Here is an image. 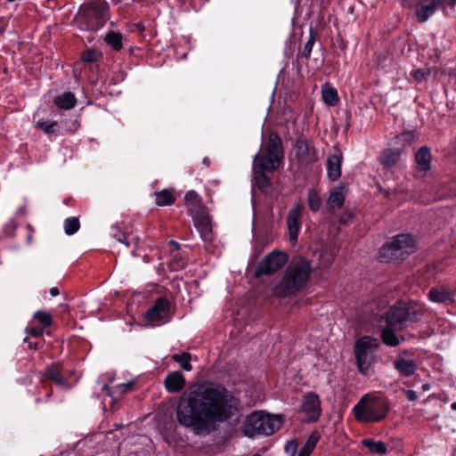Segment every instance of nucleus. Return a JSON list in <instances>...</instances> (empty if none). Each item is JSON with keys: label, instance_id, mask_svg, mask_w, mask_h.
Instances as JSON below:
<instances>
[{"label": "nucleus", "instance_id": "obj_1", "mask_svg": "<svg viewBox=\"0 0 456 456\" xmlns=\"http://www.w3.org/2000/svg\"><path fill=\"white\" fill-rule=\"evenodd\" d=\"M237 400L223 386L208 382L184 392L176 405V422L197 436L208 435L232 417Z\"/></svg>", "mask_w": 456, "mask_h": 456}, {"label": "nucleus", "instance_id": "obj_2", "mask_svg": "<svg viewBox=\"0 0 456 456\" xmlns=\"http://www.w3.org/2000/svg\"><path fill=\"white\" fill-rule=\"evenodd\" d=\"M311 273L310 262L302 257H294L289 264L281 280L274 287V294L285 297L298 292L308 281Z\"/></svg>", "mask_w": 456, "mask_h": 456}, {"label": "nucleus", "instance_id": "obj_3", "mask_svg": "<svg viewBox=\"0 0 456 456\" xmlns=\"http://www.w3.org/2000/svg\"><path fill=\"white\" fill-rule=\"evenodd\" d=\"M389 411L387 398L378 394H365L354 406L353 412L360 422L373 423L384 419Z\"/></svg>", "mask_w": 456, "mask_h": 456}, {"label": "nucleus", "instance_id": "obj_4", "mask_svg": "<svg viewBox=\"0 0 456 456\" xmlns=\"http://www.w3.org/2000/svg\"><path fill=\"white\" fill-rule=\"evenodd\" d=\"M110 19V7L104 0H93L84 4L77 15V22L80 29L97 31Z\"/></svg>", "mask_w": 456, "mask_h": 456}, {"label": "nucleus", "instance_id": "obj_5", "mask_svg": "<svg viewBox=\"0 0 456 456\" xmlns=\"http://www.w3.org/2000/svg\"><path fill=\"white\" fill-rule=\"evenodd\" d=\"M284 158L282 141L277 133L269 134L262 146L261 152L253 159V168H262L273 172L279 168Z\"/></svg>", "mask_w": 456, "mask_h": 456}, {"label": "nucleus", "instance_id": "obj_6", "mask_svg": "<svg viewBox=\"0 0 456 456\" xmlns=\"http://www.w3.org/2000/svg\"><path fill=\"white\" fill-rule=\"evenodd\" d=\"M281 425L280 416L256 411L247 417L243 433L248 437H254L257 435L270 436L278 430Z\"/></svg>", "mask_w": 456, "mask_h": 456}, {"label": "nucleus", "instance_id": "obj_7", "mask_svg": "<svg viewBox=\"0 0 456 456\" xmlns=\"http://www.w3.org/2000/svg\"><path fill=\"white\" fill-rule=\"evenodd\" d=\"M423 314L420 306L417 305H407L402 302L391 306L385 315L387 326L394 327L395 330H403L407 322H415L419 321Z\"/></svg>", "mask_w": 456, "mask_h": 456}, {"label": "nucleus", "instance_id": "obj_8", "mask_svg": "<svg viewBox=\"0 0 456 456\" xmlns=\"http://www.w3.org/2000/svg\"><path fill=\"white\" fill-rule=\"evenodd\" d=\"M414 240L408 234H400L391 239L381 248L380 257L386 261L403 259L414 252Z\"/></svg>", "mask_w": 456, "mask_h": 456}, {"label": "nucleus", "instance_id": "obj_9", "mask_svg": "<svg viewBox=\"0 0 456 456\" xmlns=\"http://www.w3.org/2000/svg\"><path fill=\"white\" fill-rule=\"evenodd\" d=\"M379 340L371 337H362L356 341L354 354L359 370L365 374L373 360L374 351L379 347Z\"/></svg>", "mask_w": 456, "mask_h": 456}, {"label": "nucleus", "instance_id": "obj_10", "mask_svg": "<svg viewBox=\"0 0 456 456\" xmlns=\"http://www.w3.org/2000/svg\"><path fill=\"white\" fill-rule=\"evenodd\" d=\"M287 262V254L281 251L273 250L265 256L259 263L256 270V276L273 274L280 270Z\"/></svg>", "mask_w": 456, "mask_h": 456}, {"label": "nucleus", "instance_id": "obj_11", "mask_svg": "<svg viewBox=\"0 0 456 456\" xmlns=\"http://www.w3.org/2000/svg\"><path fill=\"white\" fill-rule=\"evenodd\" d=\"M320 437L321 436L317 431L312 432L299 452H297V441L296 439L290 440L287 442L284 446L285 453L288 456H310L319 442Z\"/></svg>", "mask_w": 456, "mask_h": 456}, {"label": "nucleus", "instance_id": "obj_12", "mask_svg": "<svg viewBox=\"0 0 456 456\" xmlns=\"http://www.w3.org/2000/svg\"><path fill=\"white\" fill-rule=\"evenodd\" d=\"M442 4L454 6L456 0H419L414 12L417 20L420 23L426 22Z\"/></svg>", "mask_w": 456, "mask_h": 456}, {"label": "nucleus", "instance_id": "obj_13", "mask_svg": "<svg viewBox=\"0 0 456 456\" xmlns=\"http://www.w3.org/2000/svg\"><path fill=\"white\" fill-rule=\"evenodd\" d=\"M293 150L300 166L314 164L318 159L316 150L310 141L297 140Z\"/></svg>", "mask_w": 456, "mask_h": 456}, {"label": "nucleus", "instance_id": "obj_14", "mask_svg": "<svg viewBox=\"0 0 456 456\" xmlns=\"http://www.w3.org/2000/svg\"><path fill=\"white\" fill-rule=\"evenodd\" d=\"M301 411L305 415L307 422H315L321 416V401L315 393L309 392L304 395Z\"/></svg>", "mask_w": 456, "mask_h": 456}, {"label": "nucleus", "instance_id": "obj_15", "mask_svg": "<svg viewBox=\"0 0 456 456\" xmlns=\"http://www.w3.org/2000/svg\"><path fill=\"white\" fill-rule=\"evenodd\" d=\"M415 161V177L423 178L427 176L431 169L432 153L428 146L420 147L414 157Z\"/></svg>", "mask_w": 456, "mask_h": 456}, {"label": "nucleus", "instance_id": "obj_16", "mask_svg": "<svg viewBox=\"0 0 456 456\" xmlns=\"http://www.w3.org/2000/svg\"><path fill=\"white\" fill-rule=\"evenodd\" d=\"M191 218L201 239L205 241H211L213 239L212 225L208 211L193 216Z\"/></svg>", "mask_w": 456, "mask_h": 456}, {"label": "nucleus", "instance_id": "obj_17", "mask_svg": "<svg viewBox=\"0 0 456 456\" xmlns=\"http://www.w3.org/2000/svg\"><path fill=\"white\" fill-rule=\"evenodd\" d=\"M302 216V206L297 204L289 211L287 216V226L290 240L296 241L300 231V218Z\"/></svg>", "mask_w": 456, "mask_h": 456}, {"label": "nucleus", "instance_id": "obj_18", "mask_svg": "<svg viewBox=\"0 0 456 456\" xmlns=\"http://www.w3.org/2000/svg\"><path fill=\"white\" fill-rule=\"evenodd\" d=\"M169 303L165 298H158L155 304L144 314L147 322L160 321L167 316Z\"/></svg>", "mask_w": 456, "mask_h": 456}, {"label": "nucleus", "instance_id": "obj_19", "mask_svg": "<svg viewBox=\"0 0 456 456\" xmlns=\"http://www.w3.org/2000/svg\"><path fill=\"white\" fill-rule=\"evenodd\" d=\"M343 154L338 149H334V151L328 156L327 159V175L332 180H338L341 175V163Z\"/></svg>", "mask_w": 456, "mask_h": 456}, {"label": "nucleus", "instance_id": "obj_20", "mask_svg": "<svg viewBox=\"0 0 456 456\" xmlns=\"http://www.w3.org/2000/svg\"><path fill=\"white\" fill-rule=\"evenodd\" d=\"M454 292L452 289L440 285L430 289L428 294V297L431 302L434 303H450L454 300Z\"/></svg>", "mask_w": 456, "mask_h": 456}, {"label": "nucleus", "instance_id": "obj_21", "mask_svg": "<svg viewBox=\"0 0 456 456\" xmlns=\"http://www.w3.org/2000/svg\"><path fill=\"white\" fill-rule=\"evenodd\" d=\"M185 206L191 216L202 214L207 211V208L202 202V199L195 191H189L184 197Z\"/></svg>", "mask_w": 456, "mask_h": 456}, {"label": "nucleus", "instance_id": "obj_22", "mask_svg": "<svg viewBox=\"0 0 456 456\" xmlns=\"http://www.w3.org/2000/svg\"><path fill=\"white\" fill-rule=\"evenodd\" d=\"M185 383V378L180 371H172L164 379V387L168 393L181 392Z\"/></svg>", "mask_w": 456, "mask_h": 456}, {"label": "nucleus", "instance_id": "obj_23", "mask_svg": "<svg viewBox=\"0 0 456 456\" xmlns=\"http://www.w3.org/2000/svg\"><path fill=\"white\" fill-rule=\"evenodd\" d=\"M45 377L53 380L56 385L60 387H63L67 389L70 387L66 379L62 377L61 364L56 363L49 366L46 369Z\"/></svg>", "mask_w": 456, "mask_h": 456}, {"label": "nucleus", "instance_id": "obj_24", "mask_svg": "<svg viewBox=\"0 0 456 456\" xmlns=\"http://www.w3.org/2000/svg\"><path fill=\"white\" fill-rule=\"evenodd\" d=\"M394 367L402 376L410 377L417 370V364L413 360L399 358L394 362Z\"/></svg>", "mask_w": 456, "mask_h": 456}, {"label": "nucleus", "instance_id": "obj_25", "mask_svg": "<svg viewBox=\"0 0 456 456\" xmlns=\"http://www.w3.org/2000/svg\"><path fill=\"white\" fill-rule=\"evenodd\" d=\"M401 153L399 149L385 150L380 156V162L387 168L392 167L398 163Z\"/></svg>", "mask_w": 456, "mask_h": 456}, {"label": "nucleus", "instance_id": "obj_26", "mask_svg": "<svg viewBox=\"0 0 456 456\" xmlns=\"http://www.w3.org/2000/svg\"><path fill=\"white\" fill-rule=\"evenodd\" d=\"M253 171L256 185L262 192L268 193L271 189V182L265 175L268 171L262 168H253Z\"/></svg>", "mask_w": 456, "mask_h": 456}, {"label": "nucleus", "instance_id": "obj_27", "mask_svg": "<svg viewBox=\"0 0 456 456\" xmlns=\"http://www.w3.org/2000/svg\"><path fill=\"white\" fill-rule=\"evenodd\" d=\"M53 102L58 108L68 110L75 107L77 99L71 92H65L56 96Z\"/></svg>", "mask_w": 456, "mask_h": 456}, {"label": "nucleus", "instance_id": "obj_28", "mask_svg": "<svg viewBox=\"0 0 456 456\" xmlns=\"http://www.w3.org/2000/svg\"><path fill=\"white\" fill-rule=\"evenodd\" d=\"M397 330H398L394 329V327L387 325L381 331L383 343L391 347L397 346L401 342L400 338L395 334Z\"/></svg>", "mask_w": 456, "mask_h": 456}, {"label": "nucleus", "instance_id": "obj_29", "mask_svg": "<svg viewBox=\"0 0 456 456\" xmlns=\"http://www.w3.org/2000/svg\"><path fill=\"white\" fill-rule=\"evenodd\" d=\"M122 34L118 31L110 30L104 36V42L111 47L112 50L118 52L122 49Z\"/></svg>", "mask_w": 456, "mask_h": 456}, {"label": "nucleus", "instance_id": "obj_30", "mask_svg": "<svg viewBox=\"0 0 456 456\" xmlns=\"http://www.w3.org/2000/svg\"><path fill=\"white\" fill-rule=\"evenodd\" d=\"M154 195L156 199V204L160 207L170 206L175 201L174 193L169 190L156 191Z\"/></svg>", "mask_w": 456, "mask_h": 456}, {"label": "nucleus", "instance_id": "obj_31", "mask_svg": "<svg viewBox=\"0 0 456 456\" xmlns=\"http://www.w3.org/2000/svg\"><path fill=\"white\" fill-rule=\"evenodd\" d=\"M345 201V194L342 188L335 189L328 199V204L330 208H341Z\"/></svg>", "mask_w": 456, "mask_h": 456}, {"label": "nucleus", "instance_id": "obj_32", "mask_svg": "<svg viewBox=\"0 0 456 456\" xmlns=\"http://www.w3.org/2000/svg\"><path fill=\"white\" fill-rule=\"evenodd\" d=\"M172 360L177 362L182 369L186 371H191L192 370V366L191 364V355L189 353H182L180 354H173Z\"/></svg>", "mask_w": 456, "mask_h": 456}, {"label": "nucleus", "instance_id": "obj_33", "mask_svg": "<svg viewBox=\"0 0 456 456\" xmlns=\"http://www.w3.org/2000/svg\"><path fill=\"white\" fill-rule=\"evenodd\" d=\"M322 98L324 102L329 106H334L338 102V92L333 87L322 88Z\"/></svg>", "mask_w": 456, "mask_h": 456}, {"label": "nucleus", "instance_id": "obj_34", "mask_svg": "<svg viewBox=\"0 0 456 456\" xmlns=\"http://www.w3.org/2000/svg\"><path fill=\"white\" fill-rule=\"evenodd\" d=\"M363 445L368 448L372 453L379 454H386L387 453V446L381 441H371V440H363Z\"/></svg>", "mask_w": 456, "mask_h": 456}, {"label": "nucleus", "instance_id": "obj_35", "mask_svg": "<svg viewBox=\"0 0 456 456\" xmlns=\"http://www.w3.org/2000/svg\"><path fill=\"white\" fill-rule=\"evenodd\" d=\"M308 207L314 212H317L322 207V199L314 189L308 191Z\"/></svg>", "mask_w": 456, "mask_h": 456}, {"label": "nucleus", "instance_id": "obj_36", "mask_svg": "<svg viewBox=\"0 0 456 456\" xmlns=\"http://www.w3.org/2000/svg\"><path fill=\"white\" fill-rule=\"evenodd\" d=\"M79 227V220L77 217H69L64 222V231L68 235H72L77 232Z\"/></svg>", "mask_w": 456, "mask_h": 456}, {"label": "nucleus", "instance_id": "obj_37", "mask_svg": "<svg viewBox=\"0 0 456 456\" xmlns=\"http://www.w3.org/2000/svg\"><path fill=\"white\" fill-rule=\"evenodd\" d=\"M33 318L43 325V328L50 327L53 323L52 316L45 312L37 311Z\"/></svg>", "mask_w": 456, "mask_h": 456}, {"label": "nucleus", "instance_id": "obj_38", "mask_svg": "<svg viewBox=\"0 0 456 456\" xmlns=\"http://www.w3.org/2000/svg\"><path fill=\"white\" fill-rule=\"evenodd\" d=\"M114 237H117L118 242L125 244L129 247L131 243L136 245L139 241V237L134 234H121L119 237L116 233H113Z\"/></svg>", "mask_w": 456, "mask_h": 456}, {"label": "nucleus", "instance_id": "obj_39", "mask_svg": "<svg viewBox=\"0 0 456 456\" xmlns=\"http://www.w3.org/2000/svg\"><path fill=\"white\" fill-rule=\"evenodd\" d=\"M56 126H57V122L56 121L39 120L37 122V127L42 129L46 134H54Z\"/></svg>", "mask_w": 456, "mask_h": 456}, {"label": "nucleus", "instance_id": "obj_40", "mask_svg": "<svg viewBox=\"0 0 456 456\" xmlns=\"http://www.w3.org/2000/svg\"><path fill=\"white\" fill-rule=\"evenodd\" d=\"M314 39L313 36H310L307 42L305 44L303 50L300 52V55L305 59H309L312 53Z\"/></svg>", "mask_w": 456, "mask_h": 456}, {"label": "nucleus", "instance_id": "obj_41", "mask_svg": "<svg viewBox=\"0 0 456 456\" xmlns=\"http://www.w3.org/2000/svg\"><path fill=\"white\" fill-rule=\"evenodd\" d=\"M97 57H98V53L96 51L88 50V51L83 53L81 59L85 62L91 63V62L95 61L97 60Z\"/></svg>", "mask_w": 456, "mask_h": 456}, {"label": "nucleus", "instance_id": "obj_42", "mask_svg": "<svg viewBox=\"0 0 456 456\" xmlns=\"http://www.w3.org/2000/svg\"><path fill=\"white\" fill-rule=\"evenodd\" d=\"M411 74L416 80L421 81L425 79L430 72L428 69H416L413 70Z\"/></svg>", "mask_w": 456, "mask_h": 456}, {"label": "nucleus", "instance_id": "obj_43", "mask_svg": "<svg viewBox=\"0 0 456 456\" xmlns=\"http://www.w3.org/2000/svg\"><path fill=\"white\" fill-rule=\"evenodd\" d=\"M26 332L34 338H39L43 335V328H40V327L27 328Z\"/></svg>", "mask_w": 456, "mask_h": 456}, {"label": "nucleus", "instance_id": "obj_44", "mask_svg": "<svg viewBox=\"0 0 456 456\" xmlns=\"http://www.w3.org/2000/svg\"><path fill=\"white\" fill-rule=\"evenodd\" d=\"M419 0H403V5L405 8H414L416 10Z\"/></svg>", "mask_w": 456, "mask_h": 456}, {"label": "nucleus", "instance_id": "obj_45", "mask_svg": "<svg viewBox=\"0 0 456 456\" xmlns=\"http://www.w3.org/2000/svg\"><path fill=\"white\" fill-rule=\"evenodd\" d=\"M15 228H16V225H15L14 222H13L12 220V221H10V222H9V223H7V224H6V225H5V228H4V229H5V233H6L7 235L12 236V235L13 231L15 230Z\"/></svg>", "mask_w": 456, "mask_h": 456}, {"label": "nucleus", "instance_id": "obj_46", "mask_svg": "<svg viewBox=\"0 0 456 456\" xmlns=\"http://www.w3.org/2000/svg\"><path fill=\"white\" fill-rule=\"evenodd\" d=\"M404 393L409 401L414 402L418 399L417 393L414 390H406Z\"/></svg>", "mask_w": 456, "mask_h": 456}, {"label": "nucleus", "instance_id": "obj_47", "mask_svg": "<svg viewBox=\"0 0 456 456\" xmlns=\"http://www.w3.org/2000/svg\"><path fill=\"white\" fill-rule=\"evenodd\" d=\"M27 229L28 231V233L27 235V241H28V244H31L32 241H33L34 230H33L32 226L30 224L27 225Z\"/></svg>", "mask_w": 456, "mask_h": 456}, {"label": "nucleus", "instance_id": "obj_48", "mask_svg": "<svg viewBox=\"0 0 456 456\" xmlns=\"http://www.w3.org/2000/svg\"><path fill=\"white\" fill-rule=\"evenodd\" d=\"M132 384L130 383H123V384H120L117 387V389L120 392V393H125L126 392L130 387H131Z\"/></svg>", "mask_w": 456, "mask_h": 456}, {"label": "nucleus", "instance_id": "obj_49", "mask_svg": "<svg viewBox=\"0 0 456 456\" xmlns=\"http://www.w3.org/2000/svg\"><path fill=\"white\" fill-rule=\"evenodd\" d=\"M50 294L52 297H56L59 295V289L56 287H53L50 289Z\"/></svg>", "mask_w": 456, "mask_h": 456}, {"label": "nucleus", "instance_id": "obj_50", "mask_svg": "<svg viewBox=\"0 0 456 456\" xmlns=\"http://www.w3.org/2000/svg\"><path fill=\"white\" fill-rule=\"evenodd\" d=\"M413 134L411 133H405V134H403L401 135V137L403 139V140H410L411 138H413Z\"/></svg>", "mask_w": 456, "mask_h": 456}, {"label": "nucleus", "instance_id": "obj_51", "mask_svg": "<svg viewBox=\"0 0 456 456\" xmlns=\"http://www.w3.org/2000/svg\"><path fill=\"white\" fill-rule=\"evenodd\" d=\"M24 342H25V343H28V346H29L30 348H33V349H36V348H37V344H35V345H34V344H32L31 342H29V339H28V337L24 338Z\"/></svg>", "mask_w": 456, "mask_h": 456}, {"label": "nucleus", "instance_id": "obj_52", "mask_svg": "<svg viewBox=\"0 0 456 456\" xmlns=\"http://www.w3.org/2000/svg\"><path fill=\"white\" fill-rule=\"evenodd\" d=\"M429 389H430V385H429V384H428V383H427V384H424V385L422 386V390H423V391H428V390H429Z\"/></svg>", "mask_w": 456, "mask_h": 456}, {"label": "nucleus", "instance_id": "obj_53", "mask_svg": "<svg viewBox=\"0 0 456 456\" xmlns=\"http://www.w3.org/2000/svg\"><path fill=\"white\" fill-rule=\"evenodd\" d=\"M103 389L107 391V394L110 395V396H112V394L110 393V388L108 387L107 385H104L103 386Z\"/></svg>", "mask_w": 456, "mask_h": 456}, {"label": "nucleus", "instance_id": "obj_54", "mask_svg": "<svg viewBox=\"0 0 456 456\" xmlns=\"http://www.w3.org/2000/svg\"><path fill=\"white\" fill-rule=\"evenodd\" d=\"M209 159L208 158H204L203 159V164L206 165V166H209Z\"/></svg>", "mask_w": 456, "mask_h": 456}, {"label": "nucleus", "instance_id": "obj_55", "mask_svg": "<svg viewBox=\"0 0 456 456\" xmlns=\"http://www.w3.org/2000/svg\"><path fill=\"white\" fill-rule=\"evenodd\" d=\"M347 218H350V216H348L347 217H344V216H343V217H341V219H340V223H341V224H346V221H347Z\"/></svg>", "mask_w": 456, "mask_h": 456}, {"label": "nucleus", "instance_id": "obj_56", "mask_svg": "<svg viewBox=\"0 0 456 456\" xmlns=\"http://www.w3.org/2000/svg\"><path fill=\"white\" fill-rule=\"evenodd\" d=\"M170 243L175 247V248H179V244L174 240H171Z\"/></svg>", "mask_w": 456, "mask_h": 456}, {"label": "nucleus", "instance_id": "obj_57", "mask_svg": "<svg viewBox=\"0 0 456 456\" xmlns=\"http://www.w3.org/2000/svg\"><path fill=\"white\" fill-rule=\"evenodd\" d=\"M451 408H452L453 411H456V402H454V403H452Z\"/></svg>", "mask_w": 456, "mask_h": 456}, {"label": "nucleus", "instance_id": "obj_58", "mask_svg": "<svg viewBox=\"0 0 456 456\" xmlns=\"http://www.w3.org/2000/svg\"><path fill=\"white\" fill-rule=\"evenodd\" d=\"M136 26L140 31H142L143 29V28L141 24H137Z\"/></svg>", "mask_w": 456, "mask_h": 456}, {"label": "nucleus", "instance_id": "obj_59", "mask_svg": "<svg viewBox=\"0 0 456 456\" xmlns=\"http://www.w3.org/2000/svg\"><path fill=\"white\" fill-rule=\"evenodd\" d=\"M112 231H113V232H116V231H117V229H116L115 227H112Z\"/></svg>", "mask_w": 456, "mask_h": 456}, {"label": "nucleus", "instance_id": "obj_60", "mask_svg": "<svg viewBox=\"0 0 456 456\" xmlns=\"http://www.w3.org/2000/svg\"><path fill=\"white\" fill-rule=\"evenodd\" d=\"M453 456H456V450H455V451H454V452H453Z\"/></svg>", "mask_w": 456, "mask_h": 456}]
</instances>
